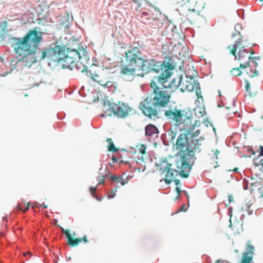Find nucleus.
<instances>
[{"instance_id": "nucleus-1", "label": "nucleus", "mask_w": 263, "mask_h": 263, "mask_svg": "<svg viewBox=\"0 0 263 263\" xmlns=\"http://www.w3.org/2000/svg\"><path fill=\"white\" fill-rule=\"evenodd\" d=\"M43 32L36 28L30 30L23 37H12L11 47L19 59L12 60L10 67L12 69H17V65L30 67L37 61L35 53L40 44L43 40Z\"/></svg>"}, {"instance_id": "nucleus-2", "label": "nucleus", "mask_w": 263, "mask_h": 263, "mask_svg": "<svg viewBox=\"0 0 263 263\" xmlns=\"http://www.w3.org/2000/svg\"><path fill=\"white\" fill-rule=\"evenodd\" d=\"M171 76L170 70L166 69L160 76L154 77L150 83L152 90L141 103L143 114L150 118L157 117L159 112L157 108L165 107L170 101L171 93L164 89L165 87L164 84Z\"/></svg>"}, {"instance_id": "nucleus-3", "label": "nucleus", "mask_w": 263, "mask_h": 263, "mask_svg": "<svg viewBox=\"0 0 263 263\" xmlns=\"http://www.w3.org/2000/svg\"><path fill=\"white\" fill-rule=\"evenodd\" d=\"M200 125V122L194 121L193 125L183 127L186 133L181 134L177 138L176 145L178 155L180 156V160L177 163V168L180 175L183 177H187L194 162V152L190 147L189 138L192 141H198L196 138L200 134V130L197 129L194 132L196 127Z\"/></svg>"}, {"instance_id": "nucleus-4", "label": "nucleus", "mask_w": 263, "mask_h": 263, "mask_svg": "<svg viewBox=\"0 0 263 263\" xmlns=\"http://www.w3.org/2000/svg\"><path fill=\"white\" fill-rule=\"evenodd\" d=\"M228 48L230 51V53L232 54L237 58L239 62L240 67L242 69H245L247 74L250 77H254L258 76V71L256 69L258 66V61L260 60V57H252L244 46L242 44V37L237 39L233 45L229 46Z\"/></svg>"}, {"instance_id": "nucleus-5", "label": "nucleus", "mask_w": 263, "mask_h": 263, "mask_svg": "<svg viewBox=\"0 0 263 263\" xmlns=\"http://www.w3.org/2000/svg\"><path fill=\"white\" fill-rule=\"evenodd\" d=\"M131 48L134 55L130 59L134 60L132 61V64L137 66L138 71L141 70L145 73L161 72V74L165 71L166 68L161 62H157L153 59L145 60L142 58V52L139 47Z\"/></svg>"}, {"instance_id": "nucleus-6", "label": "nucleus", "mask_w": 263, "mask_h": 263, "mask_svg": "<svg viewBox=\"0 0 263 263\" xmlns=\"http://www.w3.org/2000/svg\"><path fill=\"white\" fill-rule=\"evenodd\" d=\"M164 116L175 127L182 126L183 127L193 125L194 122L192 121L193 115L190 110L182 109L177 106L170 107L165 110Z\"/></svg>"}, {"instance_id": "nucleus-7", "label": "nucleus", "mask_w": 263, "mask_h": 263, "mask_svg": "<svg viewBox=\"0 0 263 263\" xmlns=\"http://www.w3.org/2000/svg\"><path fill=\"white\" fill-rule=\"evenodd\" d=\"M124 54V59L126 65L121 66L120 73L124 80L131 81L135 78L136 75V70H138V68H137V65H134V64H132V61L134 60L130 59L134 55L132 48H129L125 51Z\"/></svg>"}, {"instance_id": "nucleus-8", "label": "nucleus", "mask_w": 263, "mask_h": 263, "mask_svg": "<svg viewBox=\"0 0 263 263\" xmlns=\"http://www.w3.org/2000/svg\"><path fill=\"white\" fill-rule=\"evenodd\" d=\"M110 70V69L107 67L102 68L97 73H91V78L94 81L104 87L107 88L115 87L116 83L110 81V74L111 73Z\"/></svg>"}, {"instance_id": "nucleus-9", "label": "nucleus", "mask_w": 263, "mask_h": 263, "mask_svg": "<svg viewBox=\"0 0 263 263\" xmlns=\"http://www.w3.org/2000/svg\"><path fill=\"white\" fill-rule=\"evenodd\" d=\"M83 58H80V60L76 61L73 60L72 58L64 55L59 63L62 64L63 68H68L72 70L74 67L82 72H84L87 69V66L82 65Z\"/></svg>"}, {"instance_id": "nucleus-10", "label": "nucleus", "mask_w": 263, "mask_h": 263, "mask_svg": "<svg viewBox=\"0 0 263 263\" xmlns=\"http://www.w3.org/2000/svg\"><path fill=\"white\" fill-rule=\"evenodd\" d=\"M195 91L196 95L198 99L202 98L201 92L200 84L198 82L194 80H186L183 82L181 87V91Z\"/></svg>"}, {"instance_id": "nucleus-11", "label": "nucleus", "mask_w": 263, "mask_h": 263, "mask_svg": "<svg viewBox=\"0 0 263 263\" xmlns=\"http://www.w3.org/2000/svg\"><path fill=\"white\" fill-rule=\"evenodd\" d=\"M112 110L114 115L118 117L125 118L129 115L133 109L129 107L127 104L119 102L112 108Z\"/></svg>"}, {"instance_id": "nucleus-12", "label": "nucleus", "mask_w": 263, "mask_h": 263, "mask_svg": "<svg viewBox=\"0 0 263 263\" xmlns=\"http://www.w3.org/2000/svg\"><path fill=\"white\" fill-rule=\"evenodd\" d=\"M63 233L66 235V237L67 239V245L73 247L77 246L80 243H81L82 241L85 243H87L88 240L86 236H84L82 238H73V237L75 236L76 232H74L73 233V235H72L70 233V231L69 230H64L62 229Z\"/></svg>"}, {"instance_id": "nucleus-13", "label": "nucleus", "mask_w": 263, "mask_h": 263, "mask_svg": "<svg viewBox=\"0 0 263 263\" xmlns=\"http://www.w3.org/2000/svg\"><path fill=\"white\" fill-rule=\"evenodd\" d=\"M171 166L172 164L166 163L165 166L159 168V170L161 172V175L164 174V176L160 181L164 180V182L167 184L171 183L172 181L171 180L174 177L173 171L171 168Z\"/></svg>"}, {"instance_id": "nucleus-14", "label": "nucleus", "mask_w": 263, "mask_h": 263, "mask_svg": "<svg viewBox=\"0 0 263 263\" xmlns=\"http://www.w3.org/2000/svg\"><path fill=\"white\" fill-rule=\"evenodd\" d=\"M255 251L254 247L251 245L250 240H248L247 242L246 251L243 253L241 260L240 263H242L244 260H249L250 263L253 259V254Z\"/></svg>"}, {"instance_id": "nucleus-15", "label": "nucleus", "mask_w": 263, "mask_h": 263, "mask_svg": "<svg viewBox=\"0 0 263 263\" xmlns=\"http://www.w3.org/2000/svg\"><path fill=\"white\" fill-rule=\"evenodd\" d=\"M135 153H138L137 156V161L138 162H144L147 159V155L145 145L141 144L137 145Z\"/></svg>"}, {"instance_id": "nucleus-16", "label": "nucleus", "mask_w": 263, "mask_h": 263, "mask_svg": "<svg viewBox=\"0 0 263 263\" xmlns=\"http://www.w3.org/2000/svg\"><path fill=\"white\" fill-rule=\"evenodd\" d=\"M257 152L259 153V155L253 160L255 169L263 173V146H259Z\"/></svg>"}, {"instance_id": "nucleus-17", "label": "nucleus", "mask_w": 263, "mask_h": 263, "mask_svg": "<svg viewBox=\"0 0 263 263\" xmlns=\"http://www.w3.org/2000/svg\"><path fill=\"white\" fill-rule=\"evenodd\" d=\"M145 136L149 137L157 136L159 130L156 126L153 124H148L145 127Z\"/></svg>"}, {"instance_id": "nucleus-18", "label": "nucleus", "mask_w": 263, "mask_h": 263, "mask_svg": "<svg viewBox=\"0 0 263 263\" xmlns=\"http://www.w3.org/2000/svg\"><path fill=\"white\" fill-rule=\"evenodd\" d=\"M110 179L112 181V183H120L122 186L127 184L128 181V179L127 178H124V175L119 176L111 175L110 176Z\"/></svg>"}, {"instance_id": "nucleus-19", "label": "nucleus", "mask_w": 263, "mask_h": 263, "mask_svg": "<svg viewBox=\"0 0 263 263\" xmlns=\"http://www.w3.org/2000/svg\"><path fill=\"white\" fill-rule=\"evenodd\" d=\"M183 78L182 76H179L176 78H174L170 83V86L172 88H180L181 90V87L182 85Z\"/></svg>"}, {"instance_id": "nucleus-20", "label": "nucleus", "mask_w": 263, "mask_h": 263, "mask_svg": "<svg viewBox=\"0 0 263 263\" xmlns=\"http://www.w3.org/2000/svg\"><path fill=\"white\" fill-rule=\"evenodd\" d=\"M66 57L72 58L73 60L77 61V59L80 60V57L79 51L77 49H73L68 48L67 50V53L65 55Z\"/></svg>"}, {"instance_id": "nucleus-21", "label": "nucleus", "mask_w": 263, "mask_h": 263, "mask_svg": "<svg viewBox=\"0 0 263 263\" xmlns=\"http://www.w3.org/2000/svg\"><path fill=\"white\" fill-rule=\"evenodd\" d=\"M104 171L105 173L99 172V174L98 176V179L99 180V183L98 185L103 184L105 178L107 177L110 174V172L107 170L106 168L105 169Z\"/></svg>"}, {"instance_id": "nucleus-22", "label": "nucleus", "mask_w": 263, "mask_h": 263, "mask_svg": "<svg viewBox=\"0 0 263 263\" xmlns=\"http://www.w3.org/2000/svg\"><path fill=\"white\" fill-rule=\"evenodd\" d=\"M47 58L51 61V56L50 48H43L41 51V55L40 58V60H43Z\"/></svg>"}, {"instance_id": "nucleus-23", "label": "nucleus", "mask_w": 263, "mask_h": 263, "mask_svg": "<svg viewBox=\"0 0 263 263\" xmlns=\"http://www.w3.org/2000/svg\"><path fill=\"white\" fill-rule=\"evenodd\" d=\"M59 52H55V57H57V62L60 63L61 61L62 57L65 55V49L61 46L59 45Z\"/></svg>"}, {"instance_id": "nucleus-24", "label": "nucleus", "mask_w": 263, "mask_h": 263, "mask_svg": "<svg viewBox=\"0 0 263 263\" xmlns=\"http://www.w3.org/2000/svg\"><path fill=\"white\" fill-rule=\"evenodd\" d=\"M106 141L108 143L107 147L109 151L112 152H117L118 151V149L115 146L111 139L107 138Z\"/></svg>"}, {"instance_id": "nucleus-25", "label": "nucleus", "mask_w": 263, "mask_h": 263, "mask_svg": "<svg viewBox=\"0 0 263 263\" xmlns=\"http://www.w3.org/2000/svg\"><path fill=\"white\" fill-rule=\"evenodd\" d=\"M50 50L51 56V61L53 62H57L58 59L57 57H55V52H59V45H56L54 47L50 48Z\"/></svg>"}, {"instance_id": "nucleus-26", "label": "nucleus", "mask_w": 263, "mask_h": 263, "mask_svg": "<svg viewBox=\"0 0 263 263\" xmlns=\"http://www.w3.org/2000/svg\"><path fill=\"white\" fill-rule=\"evenodd\" d=\"M240 68H234L232 70H231V74L235 77L240 76L241 73V71H240Z\"/></svg>"}, {"instance_id": "nucleus-27", "label": "nucleus", "mask_w": 263, "mask_h": 263, "mask_svg": "<svg viewBox=\"0 0 263 263\" xmlns=\"http://www.w3.org/2000/svg\"><path fill=\"white\" fill-rule=\"evenodd\" d=\"M119 188V186H117L114 189H112L110 191V195L109 196V198H114L116 195V192L117 191V189Z\"/></svg>"}, {"instance_id": "nucleus-28", "label": "nucleus", "mask_w": 263, "mask_h": 263, "mask_svg": "<svg viewBox=\"0 0 263 263\" xmlns=\"http://www.w3.org/2000/svg\"><path fill=\"white\" fill-rule=\"evenodd\" d=\"M30 205V203H28L25 208H23V206L20 205H17L16 208H18L19 210L22 211L24 213H25L26 211L28 210Z\"/></svg>"}, {"instance_id": "nucleus-29", "label": "nucleus", "mask_w": 263, "mask_h": 263, "mask_svg": "<svg viewBox=\"0 0 263 263\" xmlns=\"http://www.w3.org/2000/svg\"><path fill=\"white\" fill-rule=\"evenodd\" d=\"M149 15V14L146 12H143L141 13V17L142 20V21L144 22L145 23H146V21L148 20V18L147 17L146 18V20H145L144 18V16H148Z\"/></svg>"}, {"instance_id": "nucleus-30", "label": "nucleus", "mask_w": 263, "mask_h": 263, "mask_svg": "<svg viewBox=\"0 0 263 263\" xmlns=\"http://www.w3.org/2000/svg\"><path fill=\"white\" fill-rule=\"evenodd\" d=\"M96 190H97V186H95V187L91 186L89 188V191L93 197H95V193Z\"/></svg>"}, {"instance_id": "nucleus-31", "label": "nucleus", "mask_w": 263, "mask_h": 263, "mask_svg": "<svg viewBox=\"0 0 263 263\" xmlns=\"http://www.w3.org/2000/svg\"><path fill=\"white\" fill-rule=\"evenodd\" d=\"M186 211V205L185 204H183L180 209V210L177 212H179L180 211L185 212Z\"/></svg>"}, {"instance_id": "nucleus-32", "label": "nucleus", "mask_w": 263, "mask_h": 263, "mask_svg": "<svg viewBox=\"0 0 263 263\" xmlns=\"http://www.w3.org/2000/svg\"><path fill=\"white\" fill-rule=\"evenodd\" d=\"M187 1V0H177L178 3H179L181 5H182L183 3L186 2Z\"/></svg>"}, {"instance_id": "nucleus-33", "label": "nucleus", "mask_w": 263, "mask_h": 263, "mask_svg": "<svg viewBox=\"0 0 263 263\" xmlns=\"http://www.w3.org/2000/svg\"><path fill=\"white\" fill-rule=\"evenodd\" d=\"M247 52H249V54L251 56L252 55L254 54V52L253 49H250L249 51H247Z\"/></svg>"}, {"instance_id": "nucleus-34", "label": "nucleus", "mask_w": 263, "mask_h": 263, "mask_svg": "<svg viewBox=\"0 0 263 263\" xmlns=\"http://www.w3.org/2000/svg\"><path fill=\"white\" fill-rule=\"evenodd\" d=\"M233 196L232 195H229V202H231L233 201Z\"/></svg>"}, {"instance_id": "nucleus-35", "label": "nucleus", "mask_w": 263, "mask_h": 263, "mask_svg": "<svg viewBox=\"0 0 263 263\" xmlns=\"http://www.w3.org/2000/svg\"><path fill=\"white\" fill-rule=\"evenodd\" d=\"M176 191L177 192L178 194L179 195L181 193V191H180V189L178 187H176Z\"/></svg>"}, {"instance_id": "nucleus-36", "label": "nucleus", "mask_w": 263, "mask_h": 263, "mask_svg": "<svg viewBox=\"0 0 263 263\" xmlns=\"http://www.w3.org/2000/svg\"><path fill=\"white\" fill-rule=\"evenodd\" d=\"M174 182L176 185H178L180 183V181L178 179H175Z\"/></svg>"}, {"instance_id": "nucleus-37", "label": "nucleus", "mask_w": 263, "mask_h": 263, "mask_svg": "<svg viewBox=\"0 0 263 263\" xmlns=\"http://www.w3.org/2000/svg\"><path fill=\"white\" fill-rule=\"evenodd\" d=\"M250 87V84L247 82L246 85V88L247 90H249V88Z\"/></svg>"}, {"instance_id": "nucleus-38", "label": "nucleus", "mask_w": 263, "mask_h": 263, "mask_svg": "<svg viewBox=\"0 0 263 263\" xmlns=\"http://www.w3.org/2000/svg\"><path fill=\"white\" fill-rule=\"evenodd\" d=\"M250 260V259H249V260H246V259L244 260L242 263H249Z\"/></svg>"}, {"instance_id": "nucleus-39", "label": "nucleus", "mask_w": 263, "mask_h": 263, "mask_svg": "<svg viewBox=\"0 0 263 263\" xmlns=\"http://www.w3.org/2000/svg\"><path fill=\"white\" fill-rule=\"evenodd\" d=\"M218 153H219V151L217 149H216L215 152V153H214L215 155H217L218 154Z\"/></svg>"}, {"instance_id": "nucleus-40", "label": "nucleus", "mask_w": 263, "mask_h": 263, "mask_svg": "<svg viewBox=\"0 0 263 263\" xmlns=\"http://www.w3.org/2000/svg\"><path fill=\"white\" fill-rule=\"evenodd\" d=\"M222 261L220 260H217L215 263H222Z\"/></svg>"}, {"instance_id": "nucleus-41", "label": "nucleus", "mask_w": 263, "mask_h": 263, "mask_svg": "<svg viewBox=\"0 0 263 263\" xmlns=\"http://www.w3.org/2000/svg\"><path fill=\"white\" fill-rule=\"evenodd\" d=\"M238 168H237V167H236V168H235L233 170V171H234V172H237V171H238Z\"/></svg>"}, {"instance_id": "nucleus-42", "label": "nucleus", "mask_w": 263, "mask_h": 263, "mask_svg": "<svg viewBox=\"0 0 263 263\" xmlns=\"http://www.w3.org/2000/svg\"><path fill=\"white\" fill-rule=\"evenodd\" d=\"M41 206H42V207H43L44 208H46L47 207V206H46V205H43V204H41Z\"/></svg>"}, {"instance_id": "nucleus-43", "label": "nucleus", "mask_w": 263, "mask_h": 263, "mask_svg": "<svg viewBox=\"0 0 263 263\" xmlns=\"http://www.w3.org/2000/svg\"><path fill=\"white\" fill-rule=\"evenodd\" d=\"M27 254H30V252L25 253H24V255L26 256V255H27Z\"/></svg>"}, {"instance_id": "nucleus-44", "label": "nucleus", "mask_w": 263, "mask_h": 263, "mask_svg": "<svg viewBox=\"0 0 263 263\" xmlns=\"http://www.w3.org/2000/svg\"><path fill=\"white\" fill-rule=\"evenodd\" d=\"M1 24H7V22H3L1 23Z\"/></svg>"}, {"instance_id": "nucleus-45", "label": "nucleus", "mask_w": 263, "mask_h": 263, "mask_svg": "<svg viewBox=\"0 0 263 263\" xmlns=\"http://www.w3.org/2000/svg\"><path fill=\"white\" fill-rule=\"evenodd\" d=\"M2 59V58H1V57H0V59Z\"/></svg>"}, {"instance_id": "nucleus-46", "label": "nucleus", "mask_w": 263, "mask_h": 263, "mask_svg": "<svg viewBox=\"0 0 263 263\" xmlns=\"http://www.w3.org/2000/svg\"><path fill=\"white\" fill-rule=\"evenodd\" d=\"M262 197H263V194H262Z\"/></svg>"}]
</instances>
